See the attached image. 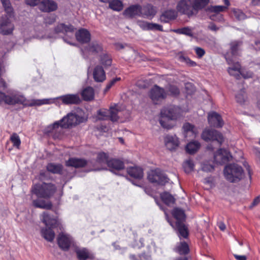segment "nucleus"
Here are the masks:
<instances>
[{
	"instance_id": "obj_1",
	"label": "nucleus",
	"mask_w": 260,
	"mask_h": 260,
	"mask_svg": "<svg viewBox=\"0 0 260 260\" xmlns=\"http://www.w3.org/2000/svg\"><path fill=\"white\" fill-rule=\"evenodd\" d=\"M60 102L65 105L77 104L81 102V100L78 94H68L53 99L27 100L21 92L16 90H10L7 95L0 92V104H22L25 106L31 107L51 103L58 104Z\"/></svg>"
},
{
	"instance_id": "obj_2",
	"label": "nucleus",
	"mask_w": 260,
	"mask_h": 260,
	"mask_svg": "<svg viewBox=\"0 0 260 260\" xmlns=\"http://www.w3.org/2000/svg\"><path fill=\"white\" fill-rule=\"evenodd\" d=\"M85 118L76 113H70L59 121L47 126L44 129V133L53 137L54 139L59 138L63 133V129L76 125L85 121Z\"/></svg>"
},
{
	"instance_id": "obj_3",
	"label": "nucleus",
	"mask_w": 260,
	"mask_h": 260,
	"mask_svg": "<svg viewBox=\"0 0 260 260\" xmlns=\"http://www.w3.org/2000/svg\"><path fill=\"white\" fill-rule=\"evenodd\" d=\"M186 112V110H182L177 106L164 108L160 111L159 123L165 128L171 129L175 125V124L172 122L171 120H176Z\"/></svg>"
},
{
	"instance_id": "obj_4",
	"label": "nucleus",
	"mask_w": 260,
	"mask_h": 260,
	"mask_svg": "<svg viewBox=\"0 0 260 260\" xmlns=\"http://www.w3.org/2000/svg\"><path fill=\"white\" fill-rule=\"evenodd\" d=\"M224 175L227 180L231 182H237L244 177L242 168L236 164L225 166L224 169Z\"/></svg>"
},
{
	"instance_id": "obj_5",
	"label": "nucleus",
	"mask_w": 260,
	"mask_h": 260,
	"mask_svg": "<svg viewBox=\"0 0 260 260\" xmlns=\"http://www.w3.org/2000/svg\"><path fill=\"white\" fill-rule=\"evenodd\" d=\"M74 30V27L70 24L66 25L63 23H60L56 26L54 31L58 37H62L66 43L71 45H75V44L72 43V41L68 40V39L73 38Z\"/></svg>"
},
{
	"instance_id": "obj_6",
	"label": "nucleus",
	"mask_w": 260,
	"mask_h": 260,
	"mask_svg": "<svg viewBox=\"0 0 260 260\" xmlns=\"http://www.w3.org/2000/svg\"><path fill=\"white\" fill-rule=\"evenodd\" d=\"M56 190L54 185L49 183L35 184L32 188V192L37 197L43 198H48L52 196Z\"/></svg>"
},
{
	"instance_id": "obj_7",
	"label": "nucleus",
	"mask_w": 260,
	"mask_h": 260,
	"mask_svg": "<svg viewBox=\"0 0 260 260\" xmlns=\"http://www.w3.org/2000/svg\"><path fill=\"white\" fill-rule=\"evenodd\" d=\"M202 138L205 141H216L219 145L223 142L222 135L216 130L205 129L202 134Z\"/></svg>"
},
{
	"instance_id": "obj_8",
	"label": "nucleus",
	"mask_w": 260,
	"mask_h": 260,
	"mask_svg": "<svg viewBox=\"0 0 260 260\" xmlns=\"http://www.w3.org/2000/svg\"><path fill=\"white\" fill-rule=\"evenodd\" d=\"M167 92L164 89L157 85H154L150 90L149 96L154 104H157L166 98Z\"/></svg>"
},
{
	"instance_id": "obj_9",
	"label": "nucleus",
	"mask_w": 260,
	"mask_h": 260,
	"mask_svg": "<svg viewBox=\"0 0 260 260\" xmlns=\"http://www.w3.org/2000/svg\"><path fill=\"white\" fill-rule=\"evenodd\" d=\"M148 179L151 182L164 185L168 182L169 179L159 169L151 170L148 175Z\"/></svg>"
},
{
	"instance_id": "obj_10",
	"label": "nucleus",
	"mask_w": 260,
	"mask_h": 260,
	"mask_svg": "<svg viewBox=\"0 0 260 260\" xmlns=\"http://www.w3.org/2000/svg\"><path fill=\"white\" fill-rule=\"evenodd\" d=\"M178 12L190 17L195 15L193 11L192 0H180L176 7Z\"/></svg>"
},
{
	"instance_id": "obj_11",
	"label": "nucleus",
	"mask_w": 260,
	"mask_h": 260,
	"mask_svg": "<svg viewBox=\"0 0 260 260\" xmlns=\"http://www.w3.org/2000/svg\"><path fill=\"white\" fill-rule=\"evenodd\" d=\"M41 221L47 226L51 228H59L60 229L62 225L57 219L51 216L48 212H45L41 215Z\"/></svg>"
},
{
	"instance_id": "obj_12",
	"label": "nucleus",
	"mask_w": 260,
	"mask_h": 260,
	"mask_svg": "<svg viewBox=\"0 0 260 260\" xmlns=\"http://www.w3.org/2000/svg\"><path fill=\"white\" fill-rule=\"evenodd\" d=\"M57 243L61 249L66 251L74 244V240L70 235L64 233H61L58 235Z\"/></svg>"
},
{
	"instance_id": "obj_13",
	"label": "nucleus",
	"mask_w": 260,
	"mask_h": 260,
	"mask_svg": "<svg viewBox=\"0 0 260 260\" xmlns=\"http://www.w3.org/2000/svg\"><path fill=\"white\" fill-rule=\"evenodd\" d=\"M10 18L5 15L0 19V32L4 35L11 34L14 29V25L11 22Z\"/></svg>"
},
{
	"instance_id": "obj_14",
	"label": "nucleus",
	"mask_w": 260,
	"mask_h": 260,
	"mask_svg": "<svg viewBox=\"0 0 260 260\" xmlns=\"http://www.w3.org/2000/svg\"><path fill=\"white\" fill-rule=\"evenodd\" d=\"M182 133L185 138L192 139L196 138L198 135L199 130L194 125L189 122H185L182 126Z\"/></svg>"
},
{
	"instance_id": "obj_15",
	"label": "nucleus",
	"mask_w": 260,
	"mask_h": 260,
	"mask_svg": "<svg viewBox=\"0 0 260 260\" xmlns=\"http://www.w3.org/2000/svg\"><path fill=\"white\" fill-rule=\"evenodd\" d=\"M228 63L230 66L228 71L230 75L234 76L237 79L239 78L241 74L242 70L241 69V66L238 62H234L233 58L230 59L226 57Z\"/></svg>"
},
{
	"instance_id": "obj_16",
	"label": "nucleus",
	"mask_w": 260,
	"mask_h": 260,
	"mask_svg": "<svg viewBox=\"0 0 260 260\" xmlns=\"http://www.w3.org/2000/svg\"><path fill=\"white\" fill-rule=\"evenodd\" d=\"M164 143L168 150L173 151L179 147L180 142L176 135H168L164 138Z\"/></svg>"
},
{
	"instance_id": "obj_17",
	"label": "nucleus",
	"mask_w": 260,
	"mask_h": 260,
	"mask_svg": "<svg viewBox=\"0 0 260 260\" xmlns=\"http://www.w3.org/2000/svg\"><path fill=\"white\" fill-rule=\"evenodd\" d=\"M231 157L227 150L220 149L214 154V159L216 164H222L229 161Z\"/></svg>"
},
{
	"instance_id": "obj_18",
	"label": "nucleus",
	"mask_w": 260,
	"mask_h": 260,
	"mask_svg": "<svg viewBox=\"0 0 260 260\" xmlns=\"http://www.w3.org/2000/svg\"><path fill=\"white\" fill-rule=\"evenodd\" d=\"M109 156L108 154L104 152H101L98 153L96 163L99 167L95 168L94 170H101L106 169L108 166Z\"/></svg>"
},
{
	"instance_id": "obj_19",
	"label": "nucleus",
	"mask_w": 260,
	"mask_h": 260,
	"mask_svg": "<svg viewBox=\"0 0 260 260\" xmlns=\"http://www.w3.org/2000/svg\"><path fill=\"white\" fill-rule=\"evenodd\" d=\"M103 50L101 45L96 42H92L88 47L82 50L83 55L87 57L89 55L96 53H100Z\"/></svg>"
},
{
	"instance_id": "obj_20",
	"label": "nucleus",
	"mask_w": 260,
	"mask_h": 260,
	"mask_svg": "<svg viewBox=\"0 0 260 260\" xmlns=\"http://www.w3.org/2000/svg\"><path fill=\"white\" fill-rule=\"evenodd\" d=\"M208 119L210 125L214 127H221L224 124L220 115L215 112L209 113Z\"/></svg>"
},
{
	"instance_id": "obj_21",
	"label": "nucleus",
	"mask_w": 260,
	"mask_h": 260,
	"mask_svg": "<svg viewBox=\"0 0 260 260\" xmlns=\"http://www.w3.org/2000/svg\"><path fill=\"white\" fill-rule=\"evenodd\" d=\"M39 9L43 12H52L57 9V5L52 0H44L40 3Z\"/></svg>"
},
{
	"instance_id": "obj_22",
	"label": "nucleus",
	"mask_w": 260,
	"mask_h": 260,
	"mask_svg": "<svg viewBox=\"0 0 260 260\" xmlns=\"http://www.w3.org/2000/svg\"><path fill=\"white\" fill-rule=\"evenodd\" d=\"M76 37L80 43H87L90 40V34L87 29L81 28L76 33Z\"/></svg>"
},
{
	"instance_id": "obj_23",
	"label": "nucleus",
	"mask_w": 260,
	"mask_h": 260,
	"mask_svg": "<svg viewBox=\"0 0 260 260\" xmlns=\"http://www.w3.org/2000/svg\"><path fill=\"white\" fill-rule=\"evenodd\" d=\"M156 13V10L153 6L148 5L141 8V15L147 18H152Z\"/></svg>"
},
{
	"instance_id": "obj_24",
	"label": "nucleus",
	"mask_w": 260,
	"mask_h": 260,
	"mask_svg": "<svg viewBox=\"0 0 260 260\" xmlns=\"http://www.w3.org/2000/svg\"><path fill=\"white\" fill-rule=\"evenodd\" d=\"M76 252L79 260H86L94 258L93 254L85 248L77 249Z\"/></svg>"
},
{
	"instance_id": "obj_25",
	"label": "nucleus",
	"mask_w": 260,
	"mask_h": 260,
	"mask_svg": "<svg viewBox=\"0 0 260 260\" xmlns=\"http://www.w3.org/2000/svg\"><path fill=\"white\" fill-rule=\"evenodd\" d=\"M148 253L147 255H145V253L142 255L136 256L135 255H131L129 258L131 260H150L151 255L150 253L155 251V244L153 242H151V244L148 246Z\"/></svg>"
},
{
	"instance_id": "obj_26",
	"label": "nucleus",
	"mask_w": 260,
	"mask_h": 260,
	"mask_svg": "<svg viewBox=\"0 0 260 260\" xmlns=\"http://www.w3.org/2000/svg\"><path fill=\"white\" fill-rule=\"evenodd\" d=\"M86 164L87 161L85 159L77 158H71L66 162L67 166L76 168L83 167Z\"/></svg>"
},
{
	"instance_id": "obj_27",
	"label": "nucleus",
	"mask_w": 260,
	"mask_h": 260,
	"mask_svg": "<svg viewBox=\"0 0 260 260\" xmlns=\"http://www.w3.org/2000/svg\"><path fill=\"white\" fill-rule=\"evenodd\" d=\"M124 164L121 160L117 159H110L107 167L110 168L111 171L114 172L122 170L124 169Z\"/></svg>"
},
{
	"instance_id": "obj_28",
	"label": "nucleus",
	"mask_w": 260,
	"mask_h": 260,
	"mask_svg": "<svg viewBox=\"0 0 260 260\" xmlns=\"http://www.w3.org/2000/svg\"><path fill=\"white\" fill-rule=\"evenodd\" d=\"M93 78L96 82H103L106 79L105 73L102 67L97 66L95 68L93 73Z\"/></svg>"
},
{
	"instance_id": "obj_29",
	"label": "nucleus",
	"mask_w": 260,
	"mask_h": 260,
	"mask_svg": "<svg viewBox=\"0 0 260 260\" xmlns=\"http://www.w3.org/2000/svg\"><path fill=\"white\" fill-rule=\"evenodd\" d=\"M123 15L128 17L141 15V7L137 5L131 6L124 10Z\"/></svg>"
},
{
	"instance_id": "obj_30",
	"label": "nucleus",
	"mask_w": 260,
	"mask_h": 260,
	"mask_svg": "<svg viewBox=\"0 0 260 260\" xmlns=\"http://www.w3.org/2000/svg\"><path fill=\"white\" fill-rule=\"evenodd\" d=\"M127 172L131 176L135 178L141 179L143 176L142 169L138 167H129L127 168Z\"/></svg>"
},
{
	"instance_id": "obj_31",
	"label": "nucleus",
	"mask_w": 260,
	"mask_h": 260,
	"mask_svg": "<svg viewBox=\"0 0 260 260\" xmlns=\"http://www.w3.org/2000/svg\"><path fill=\"white\" fill-rule=\"evenodd\" d=\"M177 17V12L175 10H168L164 12L160 17V21L168 22L169 20L174 19Z\"/></svg>"
},
{
	"instance_id": "obj_32",
	"label": "nucleus",
	"mask_w": 260,
	"mask_h": 260,
	"mask_svg": "<svg viewBox=\"0 0 260 260\" xmlns=\"http://www.w3.org/2000/svg\"><path fill=\"white\" fill-rule=\"evenodd\" d=\"M121 110V107L118 104H115L110 107L109 111L110 118L112 121H116L118 119L119 116H118V113Z\"/></svg>"
},
{
	"instance_id": "obj_33",
	"label": "nucleus",
	"mask_w": 260,
	"mask_h": 260,
	"mask_svg": "<svg viewBox=\"0 0 260 260\" xmlns=\"http://www.w3.org/2000/svg\"><path fill=\"white\" fill-rule=\"evenodd\" d=\"M175 226L178 230V236L180 239L181 237L186 238L188 236V231L186 226L181 222H176Z\"/></svg>"
},
{
	"instance_id": "obj_34",
	"label": "nucleus",
	"mask_w": 260,
	"mask_h": 260,
	"mask_svg": "<svg viewBox=\"0 0 260 260\" xmlns=\"http://www.w3.org/2000/svg\"><path fill=\"white\" fill-rule=\"evenodd\" d=\"M209 0H194L192 1L193 11L196 14L198 11L204 8L208 3Z\"/></svg>"
},
{
	"instance_id": "obj_35",
	"label": "nucleus",
	"mask_w": 260,
	"mask_h": 260,
	"mask_svg": "<svg viewBox=\"0 0 260 260\" xmlns=\"http://www.w3.org/2000/svg\"><path fill=\"white\" fill-rule=\"evenodd\" d=\"M94 90L92 87H87L83 90L81 95L85 101H90L94 98Z\"/></svg>"
},
{
	"instance_id": "obj_36",
	"label": "nucleus",
	"mask_w": 260,
	"mask_h": 260,
	"mask_svg": "<svg viewBox=\"0 0 260 260\" xmlns=\"http://www.w3.org/2000/svg\"><path fill=\"white\" fill-rule=\"evenodd\" d=\"M48 172L53 174H60L62 170V166L60 164L49 163L46 167Z\"/></svg>"
},
{
	"instance_id": "obj_37",
	"label": "nucleus",
	"mask_w": 260,
	"mask_h": 260,
	"mask_svg": "<svg viewBox=\"0 0 260 260\" xmlns=\"http://www.w3.org/2000/svg\"><path fill=\"white\" fill-rule=\"evenodd\" d=\"M51 228L49 229H43L41 231V234L42 236L48 241L52 242L54 239L55 233L51 229Z\"/></svg>"
},
{
	"instance_id": "obj_38",
	"label": "nucleus",
	"mask_w": 260,
	"mask_h": 260,
	"mask_svg": "<svg viewBox=\"0 0 260 260\" xmlns=\"http://www.w3.org/2000/svg\"><path fill=\"white\" fill-rule=\"evenodd\" d=\"M200 146V143L198 141L190 142L187 144L186 146V150L188 153L193 154L198 150Z\"/></svg>"
},
{
	"instance_id": "obj_39",
	"label": "nucleus",
	"mask_w": 260,
	"mask_h": 260,
	"mask_svg": "<svg viewBox=\"0 0 260 260\" xmlns=\"http://www.w3.org/2000/svg\"><path fill=\"white\" fill-rule=\"evenodd\" d=\"M175 251L181 255L186 254L189 252V247L186 242H180L177 245Z\"/></svg>"
},
{
	"instance_id": "obj_40",
	"label": "nucleus",
	"mask_w": 260,
	"mask_h": 260,
	"mask_svg": "<svg viewBox=\"0 0 260 260\" xmlns=\"http://www.w3.org/2000/svg\"><path fill=\"white\" fill-rule=\"evenodd\" d=\"M33 205L37 208L46 209H51L52 204L50 202H45L41 200H36L33 201Z\"/></svg>"
},
{
	"instance_id": "obj_41",
	"label": "nucleus",
	"mask_w": 260,
	"mask_h": 260,
	"mask_svg": "<svg viewBox=\"0 0 260 260\" xmlns=\"http://www.w3.org/2000/svg\"><path fill=\"white\" fill-rule=\"evenodd\" d=\"M172 214L174 218L177 220V222H182L185 218V215L184 211L179 208H175L172 212Z\"/></svg>"
},
{
	"instance_id": "obj_42",
	"label": "nucleus",
	"mask_w": 260,
	"mask_h": 260,
	"mask_svg": "<svg viewBox=\"0 0 260 260\" xmlns=\"http://www.w3.org/2000/svg\"><path fill=\"white\" fill-rule=\"evenodd\" d=\"M7 16L12 17L13 16V9L10 0H1Z\"/></svg>"
},
{
	"instance_id": "obj_43",
	"label": "nucleus",
	"mask_w": 260,
	"mask_h": 260,
	"mask_svg": "<svg viewBox=\"0 0 260 260\" xmlns=\"http://www.w3.org/2000/svg\"><path fill=\"white\" fill-rule=\"evenodd\" d=\"M162 201L167 205L173 204L175 202V199L169 193L164 192L160 194Z\"/></svg>"
},
{
	"instance_id": "obj_44",
	"label": "nucleus",
	"mask_w": 260,
	"mask_h": 260,
	"mask_svg": "<svg viewBox=\"0 0 260 260\" xmlns=\"http://www.w3.org/2000/svg\"><path fill=\"white\" fill-rule=\"evenodd\" d=\"M110 118L109 110L105 109L99 110L97 112L96 119L98 120H106Z\"/></svg>"
},
{
	"instance_id": "obj_45",
	"label": "nucleus",
	"mask_w": 260,
	"mask_h": 260,
	"mask_svg": "<svg viewBox=\"0 0 260 260\" xmlns=\"http://www.w3.org/2000/svg\"><path fill=\"white\" fill-rule=\"evenodd\" d=\"M110 8L116 11H120L123 8L122 2L119 0H113L109 3Z\"/></svg>"
},
{
	"instance_id": "obj_46",
	"label": "nucleus",
	"mask_w": 260,
	"mask_h": 260,
	"mask_svg": "<svg viewBox=\"0 0 260 260\" xmlns=\"http://www.w3.org/2000/svg\"><path fill=\"white\" fill-rule=\"evenodd\" d=\"M183 167L185 172L187 173H189L193 170L194 164L192 160L187 159L184 162Z\"/></svg>"
},
{
	"instance_id": "obj_47",
	"label": "nucleus",
	"mask_w": 260,
	"mask_h": 260,
	"mask_svg": "<svg viewBox=\"0 0 260 260\" xmlns=\"http://www.w3.org/2000/svg\"><path fill=\"white\" fill-rule=\"evenodd\" d=\"M227 9V7L223 6H210L208 8V11L214 13L215 14L220 13L221 12H223Z\"/></svg>"
},
{
	"instance_id": "obj_48",
	"label": "nucleus",
	"mask_w": 260,
	"mask_h": 260,
	"mask_svg": "<svg viewBox=\"0 0 260 260\" xmlns=\"http://www.w3.org/2000/svg\"><path fill=\"white\" fill-rule=\"evenodd\" d=\"M10 140L13 143L14 147L19 149L20 144L21 140L19 136L16 133H13L10 137Z\"/></svg>"
},
{
	"instance_id": "obj_49",
	"label": "nucleus",
	"mask_w": 260,
	"mask_h": 260,
	"mask_svg": "<svg viewBox=\"0 0 260 260\" xmlns=\"http://www.w3.org/2000/svg\"><path fill=\"white\" fill-rule=\"evenodd\" d=\"M100 60L101 63L106 66H110L112 62L110 57L106 53H103L101 55Z\"/></svg>"
},
{
	"instance_id": "obj_50",
	"label": "nucleus",
	"mask_w": 260,
	"mask_h": 260,
	"mask_svg": "<svg viewBox=\"0 0 260 260\" xmlns=\"http://www.w3.org/2000/svg\"><path fill=\"white\" fill-rule=\"evenodd\" d=\"M201 169L206 172H210L214 170V166L209 161H205L202 164Z\"/></svg>"
},
{
	"instance_id": "obj_51",
	"label": "nucleus",
	"mask_w": 260,
	"mask_h": 260,
	"mask_svg": "<svg viewBox=\"0 0 260 260\" xmlns=\"http://www.w3.org/2000/svg\"><path fill=\"white\" fill-rule=\"evenodd\" d=\"M232 11L234 16L239 20H244L246 18L245 14L240 10L233 9Z\"/></svg>"
},
{
	"instance_id": "obj_52",
	"label": "nucleus",
	"mask_w": 260,
	"mask_h": 260,
	"mask_svg": "<svg viewBox=\"0 0 260 260\" xmlns=\"http://www.w3.org/2000/svg\"><path fill=\"white\" fill-rule=\"evenodd\" d=\"M175 32L179 34H183L189 37H192L193 36L192 29L189 27H184L175 30Z\"/></svg>"
},
{
	"instance_id": "obj_53",
	"label": "nucleus",
	"mask_w": 260,
	"mask_h": 260,
	"mask_svg": "<svg viewBox=\"0 0 260 260\" xmlns=\"http://www.w3.org/2000/svg\"><path fill=\"white\" fill-rule=\"evenodd\" d=\"M246 95L244 90H241L239 93L236 94V99L238 103L242 104L245 101Z\"/></svg>"
},
{
	"instance_id": "obj_54",
	"label": "nucleus",
	"mask_w": 260,
	"mask_h": 260,
	"mask_svg": "<svg viewBox=\"0 0 260 260\" xmlns=\"http://www.w3.org/2000/svg\"><path fill=\"white\" fill-rule=\"evenodd\" d=\"M144 240L143 238L135 239L132 244V247L134 248H140L144 246Z\"/></svg>"
},
{
	"instance_id": "obj_55",
	"label": "nucleus",
	"mask_w": 260,
	"mask_h": 260,
	"mask_svg": "<svg viewBox=\"0 0 260 260\" xmlns=\"http://www.w3.org/2000/svg\"><path fill=\"white\" fill-rule=\"evenodd\" d=\"M240 46V43L238 42H233L231 44V49L232 53L233 56L237 54V51L239 50V47Z\"/></svg>"
},
{
	"instance_id": "obj_56",
	"label": "nucleus",
	"mask_w": 260,
	"mask_h": 260,
	"mask_svg": "<svg viewBox=\"0 0 260 260\" xmlns=\"http://www.w3.org/2000/svg\"><path fill=\"white\" fill-rule=\"evenodd\" d=\"M121 80V78L120 77H116L112 80H111L107 85L104 92H106L108 91L117 82L120 81Z\"/></svg>"
},
{
	"instance_id": "obj_57",
	"label": "nucleus",
	"mask_w": 260,
	"mask_h": 260,
	"mask_svg": "<svg viewBox=\"0 0 260 260\" xmlns=\"http://www.w3.org/2000/svg\"><path fill=\"white\" fill-rule=\"evenodd\" d=\"M137 24L143 30H149V22L142 20H138Z\"/></svg>"
},
{
	"instance_id": "obj_58",
	"label": "nucleus",
	"mask_w": 260,
	"mask_h": 260,
	"mask_svg": "<svg viewBox=\"0 0 260 260\" xmlns=\"http://www.w3.org/2000/svg\"><path fill=\"white\" fill-rule=\"evenodd\" d=\"M210 18L213 21H222L223 20V18L222 15L220 13L214 14L211 15L210 16Z\"/></svg>"
},
{
	"instance_id": "obj_59",
	"label": "nucleus",
	"mask_w": 260,
	"mask_h": 260,
	"mask_svg": "<svg viewBox=\"0 0 260 260\" xmlns=\"http://www.w3.org/2000/svg\"><path fill=\"white\" fill-rule=\"evenodd\" d=\"M179 93V89L174 86H170L168 89V94L172 95H177ZM168 94V93H167Z\"/></svg>"
},
{
	"instance_id": "obj_60",
	"label": "nucleus",
	"mask_w": 260,
	"mask_h": 260,
	"mask_svg": "<svg viewBox=\"0 0 260 260\" xmlns=\"http://www.w3.org/2000/svg\"><path fill=\"white\" fill-rule=\"evenodd\" d=\"M194 50L198 57L200 58L202 57L205 54V50L202 48L196 47H194Z\"/></svg>"
},
{
	"instance_id": "obj_61",
	"label": "nucleus",
	"mask_w": 260,
	"mask_h": 260,
	"mask_svg": "<svg viewBox=\"0 0 260 260\" xmlns=\"http://www.w3.org/2000/svg\"><path fill=\"white\" fill-rule=\"evenodd\" d=\"M149 30H162V26L156 23H150Z\"/></svg>"
},
{
	"instance_id": "obj_62",
	"label": "nucleus",
	"mask_w": 260,
	"mask_h": 260,
	"mask_svg": "<svg viewBox=\"0 0 260 260\" xmlns=\"http://www.w3.org/2000/svg\"><path fill=\"white\" fill-rule=\"evenodd\" d=\"M55 21V17L54 15H50L45 18L46 23L52 24Z\"/></svg>"
},
{
	"instance_id": "obj_63",
	"label": "nucleus",
	"mask_w": 260,
	"mask_h": 260,
	"mask_svg": "<svg viewBox=\"0 0 260 260\" xmlns=\"http://www.w3.org/2000/svg\"><path fill=\"white\" fill-rule=\"evenodd\" d=\"M241 75H242L244 78H249L252 77V73L250 72L242 70Z\"/></svg>"
},
{
	"instance_id": "obj_64",
	"label": "nucleus",
	"mask_w": 260,
	"mask_h": 260,
	"mask_svg": "<svg viewBox=\"0 0 260 260\" xmlns=\"http://www.w3.org/2000/svg\"><path fill=\"white\" fill-rule=\"evenodd\" d=\"M40 0H26V3L30 6H35L38 4Z\"/></svg>"
}]
</instances>
